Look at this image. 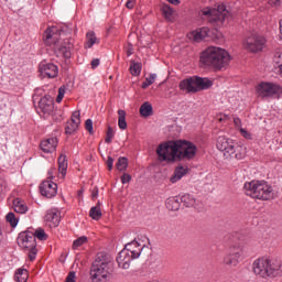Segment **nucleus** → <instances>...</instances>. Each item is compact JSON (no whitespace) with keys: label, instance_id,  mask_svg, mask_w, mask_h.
Returning a JSON list of instances; mask_svg holds the SVG:
<instances>
[{"label":"nucleus","instance_id":"nucleus-1","mask_svg":"<svg viewBox=\"0 0 282 282\" xmlns=\"http://www.w3.org/2000/svg\"><path fill=\"white\" fill-rule=\"evenodd\" d=\"M252 273L257 279L270 281V279H281L282 261L281 259L263 256L257 258L251 264Z\"/></svg>","mask_w":282,"mask_h":282},{"label":"nucleus","instance_id":"nucleus-2","mask_svg":"<svg viewBox=\"0 0 282 282\" xmlns=\"http://www.w3.org/2000/svg\"><path fill=\"white\" fill-rule=\"evenodd\" d=\"M113 272V262L109 254L100 252L97 254L90 268V279L93 282H108L111 281Z\"/></svg>","mask_w":282,"mask_h":282},{"label":"nucleus","instance_id":"nucleus-3","mask_svg":"<svg viewBox=\"0 0 282 282\" xmlns=\"http://www.w3.org/2000/svg\"><path fill=\"white\" fill-rule=\"evenodd\" d=\"M59 33L56 32V28H48L44 33L45 45H53V51L57 56H63V58H72V50H74V40L65 39L63 42L58 39Z\"/></svg>","mask_w":282,"mask_h":282},{"label":"nucleus","instance_id":"nucleus-4","mask_svg":"<svg viewBox=\"0 0 282 282\" xmlns=\"http://www.w3.org/2000/svg\"><path fill=\"white\" fill-rule=\"evenodd\" d=\"M200 63L208 67H214V69H228L230 53L221 47L210 46L203 52Z\"/></svg>","mask_w":282,"mask_h":282},{"label":"nucleus","instance_id":"nucleus-5","mask_svg":"<svg viewBox=\"0 0 282 282\" xmlns=\"http://www.w3.org/2000/svg\"><path fill=\"white\" fill-rule=\"evenodd\" d=\"M245 193L252 199L260 202H270L274 199V189L267 182L251 181L245 183Z\"/></svg>","mask_w":282,"mask_h":282},{"label":"nucleus","instance_id":"nucleus-6","mask_svg":"<svg viewBox=\"0 0 282 282\" xmlns=\"http://www.w3.org/2000/svg\"><path fill=\"white\" fill-rule=\"evenodd\" d=\"M213 85H215V82L208 77L192 76L181 80L178 88L185 94H199V91L210 89Z\"/></svg>","mask_w":282,"mask_h":282},{"label":"nucleus","instance_id":"nucleus-7","mask_svg":"<svg viewBox=\"0 0 282 282\" xmlns=\"http://www.w3.org/2000/svg\"><path fill=\"white\" fill-rule=\"evenodd\" d=\"M18 246L25 250L30 261H34L36 259V254H39V250L36 249V236H34V231H21L18 236Z\"/></svg>","mask_w":282,"mask_h":282},{"label":"nucleus","instance_id":"nucleus-8","mask_svg":"<svg viewBox=\"0 0 282 282\" xmlns=\"http://www.w3.org/2000/svg\"><path fill=\"white\" fill-rule=\"evenodd\" d=\"M159 162H177L178 160V140L161 143L156 148Z\"/></svg>","mask_w":282,"mask_h":282},{"label":"nucleus","instance_id":"nucleus-9","mask_svg":"<svg viewBox=\"0 0 282 282\" xmlns=\"http://www.w3.org/2000/svg\"><path fill=\"white\" fill-rule=\"evenodd\" d=\"M268 40L265 36L258 32H253L242 41V47L250 54H259V52H263L265 50V45Z\"/></svg>","mask_w":282,"mask_h":282},{"label":"nucleus","instance_id":"nucleus-10","mask_svg":"<svg viewBox=\"0 0 282 282\" xmlns=\"http://www.w3.org/2000/svg\"><path fill=\"white\" fill-rule=\"evenodd\" d=\"M256 94L258 98H281L282 96V87L279 84L270 83V82H261L256 87Z\"/></svg>","mask_w":282,"mask_h":282},{"label":"nucleus","instance_id":"nucleus-11","mask_svg":"<svg viewBox=\"0 0 282 282\" xmlns=\"http://www.w3.org/2000/svg\"><path fill=\"white\" fill-rule=\"evenodd\" d=\"M241 257H243V247L239 243H234L228 248L227 253L224 256L223 265L232 270V268L239 265Z\"/></svg>","mask_w":282,"mask_h":282},{"label":"nucleus","instance_id":"nucleus-12","mask_svg":"<svg viewBox=\"0 0 282 282\" xmlns=\"http://www.w3.org/2000/svg\"><path fill=\"white\" fill-rule=\"evenodd\" d=\"M197 155V145L191 141L178 140V161L195 160Z\"/></svg>","mask_w":282,"mask_h":282},{"label":"nucleus","instance_id":"nucleus-13","mask_svg":"<svg viewBox=\"0 0 282 282\" xmlns=\"http://www.w3.org/2000/svg\"><path fill=\"white\" fill-rule=\"evenodd\" d=\"M202 14L204 17H209L210 23H223L226 19H228V11L226 10V7L221 6L217 9H204L202 11Z\"/></svg>","mask_w":282,"mask_h":282},{"label":"nucleus","instance_id":"nucleus-14","mask_svg":"<svg viewBox=\"0 0 282 282\" xmlns=\"http://www.w3.org/2000/svg\"><path fill=\"white\" fill-rule=\"evenodd\" d=\"M236 141L227 138L226 135H218L216 141V147L218 151H221L224 158L226 160H230V153L232 152V148L235 147Z\"/></svg>","mask_w":282,"mask_h":282},{"label":"nucleus","instance_id":"nucleus-15","mask_svg":"<svg viewBox=\"0 0 282 282\" xmlns=\"http://www.w3.org/2000/svg\"><path fill=\"white\" fill-rule=\"evenodd\" d=\"M40 192L43 197L52 199V197H56V193H58V185L52 181H44L40 185Z\"/></svg>","mask_w":282,"mask_h":282},{"label":"nucleus","instance_id":"nucleus-16","mask_svg":"<svg viewBox=\"0 0 282 282\" xmlns=\"http://www.w3.org/2000/svg\"><path fill=\"white\" fill-rule=\"evenodd\" d=\"M44 220L48 224L50 228H58L61 224V210H58V208L46 210Z\"/></svg>","mask_w":282,"mask_h":282},{"label":"nucleus","instance_id":"nucleus-17","mask_svg":"<svg viewBox=\"0 0 282 282\" xmlns=\"http://www.w3.org/2000/svg\"><path fill=\"white\" fill-rule=\"evenodd\" d=\"M123 250L134 259H139L140 254H142V250H144V245L140 243L138 240H132L124 246Z\"/></svg>","mask_w":282,"mask_h":282},{"label":"nucleus","instance_id":"nucleus-18","mask_svg":"<svg viewBox=\"0 0 282 282\" xmlns=\"http://www.w3.org/2000/svg\"><path fill=\"white\" fill-rule=\"evenodd\" d=\"M133 259L135 258L133 256H130L128 251H124V249H122L117 257L118 267L122 270H129V268H131V262L133 261Z\"/></svg>","mask_w":282,"mask_h":282},{"label":"nucleus","instance_id":"nucleus-19","mask_svg":"<svg viewBox=\"0 0 282 282\" xmlns=\"http://www.w3.org/2000/svg\"><path fill=\"white\" fill-rule=\"evenodd\" d=\"M80 124V111L76 110L73 112L70 120L66 123L65 131L69 135L72 133H75V131L78 130V127Z\"/></svg>","mask_w":282,"mask_h":282},{"label":"nucleus","instance_id":"nucleus-20","mask_svg":"<svg viewBox=\"0 0 282 282\" xmlns=\"http://www.w3.org/2000/svg\"><path fill=\"white\" fill-rule=\"evenodd\" d=\"M39 109L44 116H50L54 111V100H52V97H42L39 101Z\"/></svg>","mask_w":282,"mask_h":282},{"label":"nucleus","instance_id":"nucleus-21","mask_svg":"<svg viewBox=\"0 0 282 282\" xmlns=\"http://www.w3.org/2000/svg\"><path fill=\"white\" fill-rule=\"evenodd\" d=\"M209 32L210 30L204 26L202 29H197L196 31L188 33L187 36L189 41H192L193 43H202V41H204V39L208 36Z\"/></svg>","mask_w":282,"mask_h":282},{"label":"nucleus","instance_id":"nucleus-22","mask_svg":"<svg viewBox=\"0 0 282 282\" xmlns=\"http://www.w3.org/2000/svg\"><path fill=\"white\" fill-rule=\"evenodd\" d=\"M56 147H58V139L55 137L45 139L40 144V148L44 153H54Z\"/></svg>","mask_w":282,"mask_h":282},{"label":"nucleus","instance_id":"nucleus-23","mask_svg":"<svg viewBox=\"0 0 282 282\" xmlns=\"http://www.w3.org/2000/svg\"><path fill=\"white\" fill-rule=\"evenodd\" d=\"M246 147L239 144V143H234V148L230 152V159L235 158V160H243L246 158Z\"/></svg>","mask_w":282,"mask_h":282},{"label":"nucleus","instance_id":"nucleus-24","mask_svg":"<svg viewBox=\"0 0 282 282\" xmlns=\"http://www.w3.org/2000/svg\"><path fill=\"white\" fill-rule=\"evenodd\" d=\"M187 174H188V166L178 165L176 166L174 174L171 176L170 182H172V184H175L180 182V180H182L184 175H187Z\"/></svg>","mask_w":282,"mask_h":282},{"label":"nucleus","instance_id":"nucleus-25","mask_svg":"<svg viewBox=\"0 0 282 282\" xmlns=\"http://www.w3.org/2000/svg\"><path fill=\"white\" fill-rule=\"evenodd\" d=\"M98 43H100V40L96 36V33L94 31L87 32L85 48L89 50L94 47V45H98Z\"/></svg>","mask_w":282,"mask_h":282},{"label":"nucleus","instance_id":"nucleus-26","mask_svg":"<svg viewBox=\"0 0 282 282\" xmlns=\"http://www.w3.org/2000/svg\"><path fill=\"white\" fill-rule=\"evenodd\" d=\"M58 173L59 177L62 180H65V176L67 175V156L65 155H59L58 158Z\"/></svg>","mask_w":282,"mask_h":282},{"label":"nucleus","instance_id":"nucleus-27","mask_svg":"<svg viewBox=\"0 0 282 282\" xmlns=\"http://www.w3.org/2000/svg\"><path fill=\"white\" fill-rule=\"evenodd\" d=\"M180 199L182 204L186 206V208H195L197 204V199L195 198L194 195L191 194H183Z\"/></svg>","mask_w":282,"mask_h":282},{"label":"nucleus","instance_id":"nucleus-28","mask_svg":"<svg viewBox=\"0 0 282 282\" xmlns=\"http://www.w3.org/2000/svg\"><path fill=\"white\" fill-rule=\"evenodd\" d=\"M13 210L20 215H25L28 213V205L20 198L13 199Z\"/></svg>","mask_w":282,"mask_h":282},{"label":"nucleus","instance_id":"nucleus-29","mask_svg":"<svg viewBox=\"0 0 282 282\" xmlns=\"http://www.w3.org/2000/svg\"><path fill=\"white\" fill-rule=\"evenodd\" d=\"M89 217L95 221H99V219L102 217V209H100V202H98L96 206L90 208Z\"/></svg>","mask_w":282,"mask_h":282},{"label":"nucleus","instance_id":"nucleus-30","mask_svg":"<svg viewBox=\"0 0 282 282\" xmlns=\"http://www.w3.org/2000/svg\"><path fill=\"white\" fill-rule=\"evenodd\" d=\"M39 72H58V66L47 61H43L39 65Z\"/></svg>","mask_w":282,"mask_h":282},{"label":"nucleus","instance_id":"nucleus-31","mask_svg":"<svg viewBox=\"0 0 282 282\" xmlns=\"http://www.w3.org/2000/svg\"><path fill=\"white\" fill-rule=\"evenodd\" d=\"M165 206L167 210H180V198L177 196L167 198Z\"/></svg>","mask_w":282,"mask_h":282},{"label":"nucleus","instance_id":"nucleus-32","mask_svg":"<svg viewBox=\"0 0 282 282\" xmlns=\"http://www.w3.org/2000/svg\"><path fill=\"white\" fill-rule=\"evenodd\" d=\"M140 115L143 118H149V116H153V106L149 104V101H145L141 107H140Z\"/></svg>","mask_w":282,"mask_h":282},{"label":"nucleus","instance_id":"nucleus-33","mask_svg":"<svg viewBox=\"0 0 282 282\" xmlns=\"http://www.w3.org/2000/svg\"><path fill=\"white\" fill-rule=\"evenodd\" d=\"M161 12L166 21H171V19L173 18V8L166 3L161 4Z\"/></svg>","mask_w":282,"mask_h":282},{"label":"nucleus","instance_id":"nucleus-34","mask_svg":"<svg viewBox=\"0 0 282 282\" xmlns=\"http://www.w3.org/2000/svg\"><path fill=\"white\" fill-rule=\"evenodd\" d=\"M273 67L276 72H282V52H275L273 56Z\"/></svg>","mask_w":282,"mask_h":282},{"label":"nucleus","instance_id":"nucleus-35","mask_svg":"<svg viewBox=\"0 0 282 282\" xmlns=\"http://www.w3.org/2000/svg\"><path fill=\"white\" fill-rule=\"evenodd\" d=\"M118 116H119V119H118V124H119V129H127V111L120 109L118 110Z\"/></svg>","mask_w":282,"mask_h":282},{"label":"nucleus","instance_id":"nucleus-36","mask_svg":"<svg viewBox=\"0 0 282 282\" xmlns=\"http://www.w3.org/2000/svg\"><path fill=\"white\" fill-rule=\"evenodd\" d=\"M28 270L25 269H18L14 279L17 282H28Z\"/></svg>","mask_w":282,"mask_h":282},{"label":"nucleus","instance_id":"nucleus-37","mask_svg":"<svg viewBox=\"0 0 282 282\" xmlns=\"http://www.w3.org/2000/svg\"><path fill=\"white\" fill-rule=\"evenodd\" d=\"M117 169L122 172V171H127V166H129V159L124 158V156H120L118 159V162L116 164Z\"/></svg>","mask_w":282,"mask_h":282},{"label":"nucleus","instance_id":"nucleus-38","mask_svg":"<svg viewBox=\"0 0 282 282\" xmlns=\"http://www.w3.org/2000/svg\"><path fill=\"white\" fill-rule=\"evenodd\" d=\"M33 234L35 239H39L40 241H46L47 239V234H45V230L43 228L36 229Z\"/></svg>","mask_w":282,"mask_h":282},{"label":"nucleus","instance_id":"nucleus-39","mask_svg":"<svg viewBox=\"0 0 282 282\" xmlns=\"http://www.w3.org/2000/svg\"><path fill=\"white\" fill-rule=\"evenodd\" d=\"M6 218L12 228H17V226L19 225V219H17V217L14 216V213H9Z\"/></svg>","mask_w":282,"mask_h":282},{"label":"nucleus","instance_id":"nucleus-40","mask_svg":"<svg viewBox=\"0 0 282 282\" xmlns=\"http://www.w3.org/2000/svg\"><path fill=\"white\" fill-rule=\"evenodd\" d=\"M84 243H87V237L82 236L73 242V250L80 248Z\"/></svg>","mask_w":282,"mask_h":282},{"label":"nucleus","instance_id":"nucleus-41","mask_svg":"<svg viewBox=\"0 0 282 282\" xmlns=\"http://www.w3.org/2000/svg\"><path fill=\"white\" fill-rule=\"evenodd\" d=\"M129 72H142V63L140 62H131Z\"/></svg>","mask_w":282,"mask_h":282},{"label":"nucleus","instance_id":"nucleus-42","mask_svg":"<svg viewBox=\"0 0 282 282\" xmlns=\"http://www.w3.org/2000/svg\"><path fill=\"white\" fill-rule=\"evenodd\" d=\"M66 87L65 86H61L58 89V95L56 97V102H63V98H65V91H66Z\"/></svg>","mask_w":282,"mask_h":282},{"label":"nucleus","instance_id":"nucleus-43","mask_svg":"<svg viewBox=\"0 0 282 282\" xmlns=\"http://www.w3.org/2000/svg\"><path fill=\"white\" fill-rule=\"evenodd\" d=\"M85 129L90 133V135H94V121H91V119H87L85 121Z\"/></svg>","mask_w":282,"mask_h":282},{"label":"nucleus","instance_id":"nucleus-44","mask_svg":"<svg viewBox=\"0 0 282 282\" xmlns=\"http://www.w3.org/2000/svg\"><path fill=\"white\" fill-rule=\"evenodd\" d=\"M113 135H115L113 129L111 127H108L106 140H105L107 144H111V141L113 140Z\"/></svg>","mask_w":282,"mask_h":282},{"label":"nucleus","instance_id":"nucleus-45","mask_svg":"<svg viewBox=\"0 0 282 282\" xmlns=\"http://www.w3.org/2000/svg\"><path fill=\"white\" fill-rule=\"evenodd\" d=\"M58 77V73L56 72H52V73H40V78H57Z\"/></svg>","mask_w":282,"mask_h":282},{"label":"nucleus","instance_id":"nucleus-46","mask_svg":"<svg viewBox=\"0 0 282 282\" xmlns=\"http://www.w3.org/2000/svg\"><path fill=\"white\" fill-rule=\"evenodd\" d=\"M239 131H240L242 138H246L247 140H251L252 134L250 132H248L246 129L240 128Z\"/></svg>","mask_w":282,"mask_h":282},{"label":"nucleus","instance_id":"nucleus-47","mask_svg":"<svg viewBox=\"0 0 282 282\" xmlns=\"http://www.w3.org/2000/svg\"><path fill=\"white\" fill-rule=\"evenodd\" d=\"M65 282H76V272H69Z\"/></svg>","mask_w":282,"mask_h":282},{"label":"nucleus","instance_id":"nucleus-48","mask_svg":"<svg viewBox=\"0 0 282 282\" xmlns=\"http://www.w3.org/2000/svg\"><path fill=\"white\" fill-rule=\"evenodd\" d=\"M129 182H131V176L129 174L124 173L121 176V184H129Z\"/></svg>","mask_w":282,"mask_h":282},{"label":"nucleus","instance_id":"nucleus-49","mask_svg":"<svg viewBox=\"0 0 282 282\" xmlns=\"http://www.w3.org/2000/svg\"><path fill=\"white\" fill-rule=\"evenodd\" d=\"M155 78H158V75L155 74H151L150 77H147V83H149V85H153L155 83Z\"/></svg>","mask_w":282,"mask_h":282},{"label":"nucleus","instance_id":"nucleus-50","mask_svg":"<svg viewBox=\"0 0 282 282\" xmlns=\"http://www.w3.org/2000/svg\"><path fill=\"white\" fill-rule=\"evenodd\" d=\"M234 124H235L236 129L241 131V120L239 119V117L234 118Z\"/></svg>","mask_w":282,"mask_h":282},{"label":"nucleus","instance_id":"nucleus-51","mask_svg":"<svg viewBox=\"0 0 282 282\" xmlns=\"http://www.w3.org/2000/svg\"><path fill=\"white\" fill-rule=\"evenodd\" d=\"M135 6V0H128L126 3V8H128V10H133Z\"/></svg>","mask_w":282,"mask_h":282},{"label":"nucleus","instance_id":"nucleus-52","mask_svg":"<svg viewBox=\"0 0 282 282\" xmlns=\"http://www.w3.org/2000/svg\"><path fill=\"white\" fill-rule=\"evenodd\" d=\"M107 166H108V171L113 170V158L108 156Z\"/></svg>","mask_w":282,"mask_h":282},{"label":"nucleus","instance_id":"nucleus-53","mask_svg":"<svg viewBox=\"0 0 282 282\" xmlns=\"http://www.w3.org/2000/svg\"><path fill=\"white\" fill-rule=\"evenodd\" d=\"M98 65H100L99 58H95L91 61V69H96V67H98Z\"/></svg>","mask_w":282,"mask_h":282},{"label":"nucleus","instance_id":"nucleus-54","mask_svg":"<svg viewBox=\"0 0 282 282\" xmlns=\"http://www.w3.org/2000/svg\"><path fill=\"white\" fill-rule=\"evenodd\" d=\"M98 198V187H94L91 191V199Z\"/></svg>","mask_w":282,"mask_h":282},{"label":"nucleus","instance_id":"nucleus-55","mask_svg":"<svg viewBox=\"0 0 282 282\" xmlns=\"http://www.w3.org/2000/svg\"><path fill=\"white\" fill-rule=\"evenodd\" d=\"M218 120H219V122H226V120H230V116L221 115V117Z\"/></svg>","mask_w":282,"mask_h":282},{"label":"nucleus","instance_id":"nucleus-56","mask_svg":"<svg viewBox=\"0 0 282 282\" xmlns=\"http://www.w3.org/2000/svg\"><path fill=\"white\" fill-rule=\"evenodd\" d=\"M169 3H171L172 6H180V3H182L181 0H166Z\"/></svg>","mask_w":282,"mask_h":282},{"label":"nucleus","instance_id":"nucleus-57","mask_svg":"<svg viewBox=\"0 0 282 282\" xmlns=\"http://www.w3.org/2000/svg\"><path fill=\"white\" fill-rule=\"evenodd\" d=\"M269 3L271 6H281V1H279V0H270Z\"/></svg>","mask_w":282,"mask_h":282},{"label":"nucleus","instance_id":"nucleus-58","mask_svg":"<svg viewBox=\"0 0 282 282\" xmlns=\"http://www.w3.org/2000/svg\"><path fill=\"white\" fill-rule=\"evenodd\" d=\"M131 54H133V46H130L127 51L128 56H131Z\"/></svg>","mask_w":282,"mask_h":282},{"label":"nucleus","instance_id":"nucleus-59","mask_svg":"<svg viewBox=\"0 0 282 282\" xmlns=\"http://www.w3.org/2000/svg\"><path fill=\"white\" fill-rule=\"evenodd\" d=\"M149 85H151V84H149V82H143L141 87H142V89H147V87H149Z\"/></svg>","mask_w":282,"mask_h":282},{"label":"nucleus","instance_id":"nucleus-60","mask_svg":"<svg viewBox=\"0 0 282 282\" xmlns=\"http://www.w3.org/2000/svg\"><path fill=\"white\" fill-rule=\"evenodd\" d=\"M132 76H140V72L132 73Z\"/></svg>","mask_w":282,"mask_h":282},{"label":"nucleus","instance_id":"nucleus-61","mask_svg":"<svg viewBox=\"0 0 282 282\" xmlns=\"http://www.w3.org/2000/svg\"><path fill=\"white\" fill-rule=\"evenodd\" d=\"M278 74H279L280 78H282V72H279Z\"/></svg>","mask_w":282,"mask_h":282}]
</instances>
